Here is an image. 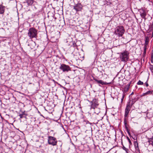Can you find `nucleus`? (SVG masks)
Here are the masks:
<instances>
[{
    "mask_svg": "<svg viewBox=\"0 0 153 153\" xmlns=\"http://www.w3.org/2000/svg\"><path fill=\"white\" fill-rule=\"evenodd\" d=\"M129 52L126 50L121 52L120 55V60L124 62H127L129 59Z\"/></svg>",
    "mask_w": 153,
    "mask_h": 153,
    "instance_id": "1",
    "label": "nucleus"
},
{
    "mask_svg": "<svg viewBox=\"0 0 153 153\" xmlns=\"http://www.w3.org/2000/svg\"><path fill=\"white\" fill-rule=\"evenodd\" d=\"M125 31V30L123 26H118L115 29L114 34L117 35L118 36H122Z\"/></svg>",
    "mask_w": 153,
    "mask_h": 153,
    "instance_id": "2",
    "label": "nucleus"
},
{
    "mask_svg": "<svg viewBox=\"0 0 153 153\" xmlns=\"http://www.w3.org/2000/svg\"><path fill=\"white\" fill-rule=\"evenodd\" d=\"M27 34L31 39L36 38L37 35V30L34 28H30L28 30Z\"/></svg>",
    "mask_w": 153,
    "mask_h": 153,
    "instance_id": "3",
    "label": "nucleus"
},
{
    "mask_svg": "<svg viewBox=\"0 0 153 153\" xmlns=\"http://www.w3.org/2000/svg\"><path fill=\"white\" fill-rule=\"evenodd\" d=\"M59 69L63 72H68L71 70V68L68 65L64 64H60Z\"/></svg>",
    "mask_w": 153,
    "mask_h": 153,
    "instance_id": "4",
    "label": "nucleus"
},
{
    "mask_svg": "<svg viewBox=\"0 0 153 153\" xmlns=\"http://www.w3.org/2000/svg\"><path fill=\"white\" fill-rule=\"evenodd\" d=\"M48 142L49 144L54 146L57 144V141L55 137L52 136H49L48 138Z\"/></svg>",
    "mask_w": 153,
    "mask_h": 153,
    "instance_id": "5",
    "label": "nucleus"
},
{
    "mask_svg": "<svg viewBox=\"0 0 153 153\" xmlns=\"http://www.w3.org/2000/svg\"><path fill=\"white\" fill-rule=\"evenodd\" d=\"M91 104V108L94 109H95L99 105L98 100L95 98L92 101H89Z\"/></svg>",
    "mask_w": 153,
    "mask_h": 153,
    "instance_id": "6",
    "label": "nucleus"
},
{
    "mask_svg": "<svg viewBox=\"0 0 153 153\" xmlns=\"http://www.w3.org/2000/svg\"><path fill=\"white\" fill-rule=\"evenodd\" d=\"M82 6L80 3H78L74 6V9L76 12L81 11L82 8Z\"/></svg>",
    "mask_w": 153,
    "mask_h": 153,
    "instance_id": "7",
    "label": "nucleus"
},
{
    "mask_svg": "<svg viewBox=\"0 0 153 153\" xmlns=\"http://www.w3.org/2000/svg\"><path fill=\"white\" fill-rule=\"evenodd\" d=\"M149 42V39L148 37L146 38L145 43H144V47H143V53L144 55L146 53V51L147 49V47L148 44Z\"/></svg>",
    "mask_w": 153,
    "mask_h": 153,
    "instance_id": "8",
    "label": "nucleus"
},
{
    "mask_svg": "<svg viewBox=\"0 0 153 153\" xmlns=\"http://www.w3.org/2000/svg\"><path fill=\"white\" fill-rule=\"evenodd\" d=\"M139 11L141 17L145 20L146 19V11L143 8L140 9Z\"/></svg>",
    "mask_w": 153,
    "mask_h": 153,
    "instance_id": "9",
    "label": "nucleus"
},
{
    "mask_svg": "<svg viewBox=\"0 0 153 153\" xmlns=\"http://www.w3.org/2000/svg\"><path fill=\"white\" fill-rule=\"evenodd\" d=\"M131 107H130L129 105H126V107L125 110L124 114V118H126L128 116V114L130 111V109Z\"/></svg>",
    "mask_w": 153,
    "mask_h": 153,
    "instance_id": "10",
    "label": "nucleus"
},
{
    "mask_svg": "<svg viewBox=\"0 0 153 153\" xmlns=\"http://www.w3.org/2000/svg\"><path fill=\"white\" fill-rule=\"evenodd\" d=\"M36 42L32 40H31L29 42H28V46H29L31 49H33L36 46Z\"/></svg>",
    "mask_w": 153,
    "mask_h": 153,
    "instance_id": "11",
    "label": "nucleus"
},
{
    "mask_svg": "<svg viewBox=\"0 0 153 153\" xmlns=\"http://www.w3.org/2000/svg\"><path fill=\"white\" fill-rule=\"evenodd\" d=\"M93 79L95 81H96L97 83L100 84L102 85H107L109 84V83L104 82L101 80H98L97 79L94 78Z\"/></svg>",
    "mask_w": 153,
    "mask_h": 153,
    "instance_id": "12",
    "label": "nucleus"
},
{
    "mask_svg": "<svg viewBox=\"0 0 153 153\" xmlns=\"http://www.w3.org/2000/svg\"><path fill=\"white\" fill-rule=\"evenodd\" d=\"M136 101V100H134V99H132V100H131L129 99L127 102L126 105H129L130 107H131L132 106L134 105Z\"/></svg>",
    "mask_w": 153,
    "mask_h": 153,
    "instance_id": "13",
    "label": "nucleus"
},
{
    "mask_svg": "<svg viewBox=\"0 0 153 153\" xmlns=\"http://www.w3.org/2000/svg\"><path fill=\"white\" fill-rule=\"evenodd\" d=\"M147 139V142L149 143V145H151L153 146V136L151 138H148Z\"/></svg>",
    "mask_w": 153,
    "mask_h": 153,
    "instance_id": "14",
    "label": "nucleus"
},
{
    "mask_svg": "<svg viewBox=\"0 0 153 153\" xmlns=\"http://www.w3.org/2000/svg\"><path fill=\"white\" fill-rule=\"evenodd\" d=\"M130 85V84H127L126 86L124 87V89L123 91V93H126L128 91Z\"/></svg>",
    "mask_w": 153,
    "mask_h": 153,
    "instance_id": "15",
    "label": "nucleus"
},
{
    "mask_svg": "<svg viewBox=\"0 0 153 153\" xmlns=\"http://www.w3.org/2000/svg\"><path fill=\"white\" fill-rule=\"evenodd\" d=\"M134 145L136 150H139L138 144L137 141H134Z\"/></svg>",
    "mask_w": 153,
    "mask_h": 153,
    "instance_id": "16",
    "label": "nucleus"
},
{
    "mask_svg": "<svg viewBox=\"0 0 153 153\" xmlns=\"http://www.w3.org/2000/svg\"><path fill=\"white\" fill-rule=\"evenodd\" d=\"M4 7L2 5L0 6V14H2L4 13L5 10Z\"/></svg>",
    "mask_w": 153,
    "mask_h": 153,
    "instance_id": "17",
    "label": "nucleus"
},
{
    "mask_svg": "<svg viewBox=\"0 0 153 153\" xmlns=\"http://www.w3.org/2000/svg\"><path fill=\"white\" fill-rule=\"evenodd\" d=\"M124 123L126 129H128V127L129 126V125L127 124V121L126 118H124Z\"/></svg>",
    "mask_w": 153,
    "mask_h": 153,
    "instance_id": "18",
    "label": "nucleus"
},
{
    "mask_svg": "<svg viewBox=\"0 0 153 153\" xmlns=\"http://www.w3.org/2000/svg\"><path fill=\"white\" fill-rule=\"evenodd\" d=\"M26 1L28 5H31L33 4L34 0H26Z\"/></svg>",
    "mask_w": 153,
    "mask_h": 153,
    "instance_id": "19",
    "label": "nucleus"
},
{
    "mask_svg": "<svg viewBox=\"0 0 153 153\" xmlns=\"http://www.w3.org/2000/svg\"><path fill=\"white\" fill-rule=\"evenodd\" d=\"M149 32L152 33L153 34V22L149 25Z\"/></svg>",
    "mask_w": 153,
    "mask_h": 153,
    "instance_id": "20",
    "label": "nucleus"
},
{
    "mask_svg": "<svg viewBox=\"0 0 153 153\" xmlns=\"http://www.w3.org/2000/svg\"><path fill=\"white\" fill-rule=\"evenodd\" d=\"M19 116L20 117V118L22 119L24 117H25L26 115H25V112H22V114H19Z\"/></svg>",
    "mask_w": 153,
    "mask_h": 153,
    "instance_id": "21",
    "label": "nucleus"
},
{
    "mask_svg": "<svg viewBox=\"0 0 153 153\" xmlns=\"http://www.w3.org/2000/svg\"><path fill=\"white\" fill-rule=\"evenodd\" d=\"M121 143L122 144V146H123V149L125 150V151L126 152V153H128V149H127L123 145V142H122H122H121Z\"/></svg>",
    "mask_w": 153,
    "mask_h": 153,
    "instance_id": "22",
    "label": "nucleus"
},
{
    "mask_svg": "<svg viewBox=\"0 0 153 153\" xmlns=\"http://www.w3.org/2000/svg\"><path fill=\"white\" fill-rule=\"evenodd\" d=\"M149 68L152 73L153 74V65L150 64L149 65Z\"/></svg>",
    "mask_w": 153,
    "mask_h": 153,
    "instance_id": "23",
    "label": "nucleus"
},
{
    "mask_svg": "<svg viewBox=\"0 0 153 153\" xmlns=\"http://www.w3.org/2000/svg\"><path fill=\"white\" fill-rule=\"evenodd\" d=\"M147 92L148 95L153 94V90H150Z\"/></svg>",
    "mask_w": 153,
    "mask_h": 153,
    "instance_id": "24",
    "label": "nucleus"
},
{
    "mask_svg": "<svg viewBox=\"0 0 153 153\" xmlns=\"http://www.w3.org/2000/svg\"><path fill=\"white\" fill-rule=\"evenodd\" d=\"M126 138L129 142V146L132 145V143L129 138L128 136H127Z\"/></svg>",
    "mask_w": 153,
    "mask_h": 153,
    "instance_id": "25",
    "label": "nucleus"
},
{
    "mask_svg": "<svg viewBox=\"0 0 153 153\" xmlns=\"http://www.w3.org/2000/svg\"><path fill=\"white\" fill-rule=\"evenodd\" d=\"M125 93H123V94H122V98L121 99V102H122L123 101V100L125 96Z\"/></svg>",
    "mask_w": 153,
    "mask_h": 153,
    "instance_id": "26",
    "label": "nucleus"
},
{
    "mask_svg": "<svg viewBox=\"0 0 153 153\" xmlns=\"http://www.w3.org/2000/svg\"><path fill=\"white\" fill-rule=\"evenodd\" d=\"M143 84V82L141 81L140 80H139L137 82V84L138 85H142Z\"/></svg>",
    "mask_w": 153,
    "mask_h": 153,
    "instance_id": "27",
    "label": "nucleus"
},
{
    "mask_svg": "<svg viewBox=\"0 0 153 153\" xmlns=\"http://www.w3.org/2000/svg\"><path fill=\"white\" fill-rule=\"evenodd\" d=\"M126 131L129 135V136H130V137H131V133L130 132V129L128 128V129H126Z\"/></svg>",
    "mask_w": 153,
    "mask_h": 153,
    "instance_id": "28",
    "label": "nucleus"
},
{
    "mask_svg": "<svg viewBox=\"0 0 153 153\" xmlns=\"http://www.w3.org/2000/svg\"><path fill=\"white\" fill-rule=\"evenodd\" d=\"M148 95V94L147 93V92H146V93H143V94L141 95V97L144 96H146V95Z\"/></svg>",
    "mask_w": 153,
    "mask_h": 153,
    "instance_id": "29",
    "label": "nucleus"
},
{
    "mask_svg": "<svg viewBox=\"0 0 153 153\" xmlns=\"http://www.w3.org/2000/svg\"><path fill=\"white\" fill-rule=\"evenodd\" d=\"M145 84L146 87H148L149 86L148 83L147 82V81L145 82Z\"/></svg>",
    "mask_w": 153,
    "mask_h": 153,
    "instance_id": "30",
    "label": "nucleus"
},
{
    "mask_svg": "<svg viewBox=\"0 0 153 153\" xmlns=\"http://www.w3.org/2000/svg\"><path fill=\"white\" fill-rule=\"evenodd\" d=\"M151 61L152 63H153V58L151 59Z\"/></svg>",
    "mask_w": 153,
    "mask_h": 153,
    "instance_id": "31",
    "label": "nucleus"
},
{
    "mask_svg": "<svg viewBox=\"0 0 153 153\" xmlns=\"http://www.w3.org/2000/svg\"><path fill=\"white\" fill-rule=\"evenodd\" d=\"M134 92H132L131 94V95H132L133 94Z\"/></svg>",
    "mask_w": 153,
    "mask_h": 153,
    "instance_id": "32",
    "label": "nucleus"
},
{
    "mask_svg": "<svg viewBox=\"0 0 153 153\" xmlns=\"http://www.w3.org/2000/svg\"><path fill=\"white\" fill-rule=\"evenodd\" d=\"M89 123V121H86V124H87V123Z\"/></svg>",
    "mask_w": 153,
    "mask_h": 153,
    "instance_id": "33",
    "label": "nucleus"
},
{
    "mask_svg": "<svg viewBox=\"0 0 153 153\" xmlns=\"http://www.w3.org/2000/svg\"><path fill=\"white\" fill-rule=\"evenodd\" d=\"M152 58H153V55H152L151 56V59H152Z\"/></svg>",
    "mask_w": 153,
    "mask_h": 153,
    "instance_id": "34",
    "label": "nucleus"
},
{
    "mask_svg": "<svg viewBox=\"0 0 153 153\" xmlns=\"http://www.w3.org/2000/svg\"><path fill=\"white\" fill-rule=\"evenodd\" d=\"M131 131L132 132H133V130H131Z\"/></svg>",
    "mask_w": 153,
    "mask_h": 153,
    "instance_id": "35",
    "label": "nucleus"
},
{
    "mask_svg": "<svg viewBox=\"0 0 153 153\" xmlns=\"http://www.w3.org/2000/svg\"><path fill=\"white\" fill-rule=\"evenodd\" d=\"M0 6H1V5H0Z\"/></svg>",
    "mask_w": 153,
    "mask_h": 153,
    "instance_id": "36",
    "label": "nucleus"
}]
</instances>
